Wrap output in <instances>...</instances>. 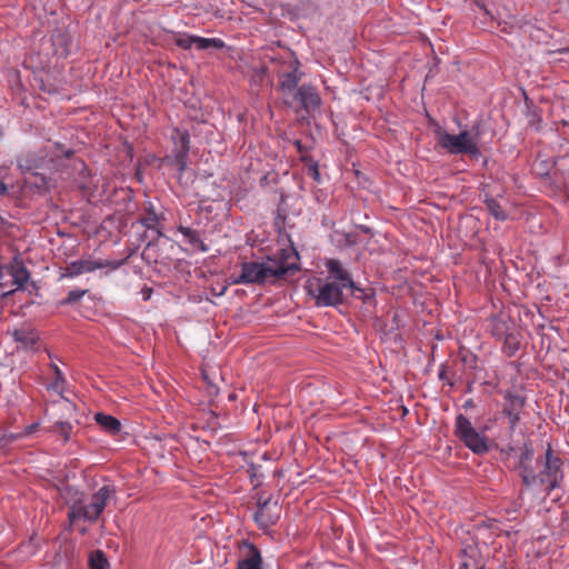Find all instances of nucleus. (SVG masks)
Instances as JSON below:
<instances>
[{
    "label": "nucleus",
    "instance_id": "2f4dec72",
    "mask_svg": "<svg viewBox=\"0 0 569 569\" xmlns=\"http://www.w3.org/2000/svg\"><path fill=\"white\" fill-rule=\"evenodd\" d=\"M59 406L64 412H68V413H71L76 408L74 405L67 399H63L62 401H60Z\"/></svg>",
    "mask_w": 569,
    "mask_h": 569
},
{
    "label": "nucleus",
    "instance_id": "423d86ee",
    "mask_svg": "<svg viewBox=\"0 0 569 569\" xmlns=\"http://www.w3.org/2000/svg\"><path fill=\"white\" fill-rule=\"evenodd\" d=\"M113 486L104 485L99 488L90 498L89 502L73 501L68 510V519L71 523L77 520L94 522L103 512L110 499L114 498Z\"/></svg>",
    "mask_w": 569,
    "mask_h": 569
},
{
    "label": "nucleus",
    "instance_id": "dca6fc26",
    "mask_svg": "<svg viewBox=\"0 0 569 569\" xmlns=\"http://www.w3.org/2000/svg\"><path fill=\"white\" fill-rule=\"evenodd\" d=\"M177 230L181 233L183 242L190 244L193 249L200 252L209 251V247L203 242L198 230L184 226H179Z\"/></svg>",
    "mask_w": 569,
    "mask_h": 569
},
{
    "label": "nucleus",
    "instance_id": "412c9836",
    "mask_svg": "<svg viewBox=\"0 0 569 569\" xmlns=\"http://www.w3.org/2000/svg\"><path fill=\"white\" fill-rule=\"evenodd\" d=\"M13 337L24 349H33L38 341V336L33 330L19 329L14 331Z\"/></svg>",
    "mask_w": 569,
    "mask_h": 569
},
{
    "label": "nucleus",
    "instance_id": "72a5a7b5",
    "mask_svg": "<svg viewBox=\"0 0 569 569\" xmlns=\"http://www.w3.org/2000/svg\"><path fill=\"white\" fill-rule=\"evenodd\" d=\"M38 427H39L38 422L27 426L23 430V435L29 436V435L33 433L38 429Z\"/></svg>",
    "mask_w": 569,
    "mask_h": 569
},
{
    "label": "nucleus",
    "instance_id": "4c0bfd02",
    "mask_svg": "<svg viewBox=\"0 0 569 569\" xmlns=\"http://www.w3.org/2000/svg\"><path fill=\"white\" fill-rule=\"evenodd\" d=\"M503 451L511 452V451H513V448L509 447L508 449H505Z\"/></svg>",
    "mask_w": 569,
    "mask_h": 569
},
{
    "label": "nucleus",
    "instance_id": "1a4fd4ad",
    "mask_svg": "<svg viewBox=\"0 0 569 569\" xmlns=\"http://www.w3.org/2000/svg\"><path fill=\"white\" fill-rule=\"evenodd\" d=\"M121 266L120 261L116 260H97L91 257L71 261L64 268L62 277L74 278L83 273L93 272L98 269L110 268L116 270Z\"/></svg>",
    "mask_w": 569,
    "mask_h": 569
},
{
    "label": "nucleus",
    "instance_id": "2eb2a0df",
    "mask_svg": "<svg viewBox=\"0 0 569 569\" xmlns=\"http://www.w3.org/2000/svg\"><path fill=\"white\" fill-rule=\"evenodd\" d=\"M242 549L246 555L238 561L237 569H261L262 557L259 549L247 540L242 542Z\"/></svg>",
    "mask_w": 569,
    "mask_h": 569
},
{
    "label": "nucleus",
    "instance_id": "f8f14e48",
    "mask_svg": "<svg viewBox=\"0 0 569 569\" xmlns=\"http://www.w3.org/2000/svg\"><path fill=\"white\" fill-rule=\"evenodd\" d=\"M174 43L184 50L194 47L200 51L217 49L221 50L226 47V43L220 38H203L200 36L189 33H174Z\"/></svg>",
    "mask_w": 569,
    "mask_h": 569
},
{
    "label": "nucleus",
    "instance_id": "6e6552de",
    "mask_svg": "<svg viewBox=\"0 0 569 569\" xmlns=\"http://www.w3.org/2000/svg\"><path fill=\"white\" fill-rule=\"evenodd\" d=\"M455 435L475 455L482 456L489 451L485 431H478L462 413L456 417Z\"/></svg>",
    "mask_w": 569,
    "mask_h": 569
},
{
    "label": "nucleus",
    "instance_id": "5701e85b",
    "mask_svg": "<svg viewBox=\"0 0 569 569\" xmlns=\"http://www.w3.org/2000/svg\"><path fill=\"white\" fill-rule=\"evenodd\" d=\"M51 369L54 373V380L48 386V389L62 395L66 390L64 375L56 363H51Z\"/></svg>",
    "mask_w": 569,
    "mask_h": 569
},
{
    "label": "nucleus",
    "instance_id": "c85d7f7f",
    "mask_svg": "<svg viewBox=\"0 0 569 569\" xmlns=\"http://www.w3.org/2000/svg\"><path fill=\"white\" fill-rule=\"evenodd\" d=\"M521 411L503 410V415L509 419V427L515 430L518 422L520 421Z\"/></svg>",
    "mask_w": 569,
    "mask_h": 569
},
{
    "label": "nucleus",
    "instance_id": "9d476101",
    "mask_svg": "<svg viewBox=\"0 0 569 569\" xmlns=\"http://www.w3.org/2000/svg\"><path fill=\"white\" fill-rule=\"evenodd\" d=\"M6 277L10 278L11 286H14V288H11L8 292L3 293V296L11 295L16 290L22 289L30 279V272L21 261L14 260L0 267V284L3 287H8L9 284V280L4 279Z\"/></svg>",
    "mask_w": 569,
    "mask_h": 569
},
{
    "label": "nucleus",
    "instance_id": "f257e3e1",
    "mask_svg": "<svg viewBox=\"0 0 569 569\" xmlns=\"http://www.w3.org/2000/svg\"><path fill=\"white\" fill-rule=\"evenodd\" d=\"M328 274L326 277H313L306 282L308 295L315 300L319 308L337 307L345 301V290H349L357 299L365 302L371 298L363 289L359 288L341 262L329 259L326 262Z\"/></svg>",
    "mask_w": 569,
    "mask_h": 569
},
{
    "label": "nucleus",
    "instance_id": "a878e982",
    "mask_svg": "<svg viewBox=\"0 0 569 569\" xmlns=\"http://www.w3.org/2000/svg\"><path fill=\"white\" fill-rule=\"evenodd\" d=\"M486 207L495 219L499 221H505L508 218L506 211L502 209V207L498 203L497 200L487 199Z\"/></svg>",
    "mask_w": 569,
    "mask_h": 569
},
{
    "label": "nucleus",
    "instance_id": "9b49d317",
    "mask_svg": "<svg viewBox=\"0 0 569 569\" xmlns=\"http://www.w3.org/2000/svg\"><path fill=\"white\" fill-rule=\"evenodd\" d=\"M254 521L260 529H268L280 519V506L272 497L260 496L257 501V510L253 515Z\"/></svg>",
    "mask_w": 569,
    "mask_h": 569
},
{
    "label": "nucleus",
    "instance_id": "aec40b11",
    "mask_svg": "<svg viewBox=\"0 0 569 569\" xmlns=\"http://www.w3.org/2000/svg\"><path fill=\"white\" fill-rule=\"evenodd\" d=\"M463 561L461 569H485V563L476 547L468 546L462 550Z\"/></svg>",
    "mask_w": 569,
    "mask_h": 569
},
{
    "label": "nucleus",
    "instance_id": "20e7f679",
    "mask_svg": "<svg viewBox=\"0 0 569 569\" xmlns=\"http://www.w3.org/2000/svg\"><path fill=\"white\" fill-rule=\"evenodd\" d=\"M438 143L451 154H467L473 160L482 156L479 146V128L473 126L471 130H462L458 134L449 133L442 129L436 131Z\"/></svg>",
    "mask_w": 569,
    "mask_h": 569
},
{
    "label": "nucleus",
    "instance_id": "c9c22d12",
    "mask_svg": "<svg viewBox=\"0 0 569 569\" xmlns=\"http://www.w3.org/2000/svg\"><path fill=\"white\" fill-rule=\"evenodd\" d=\"M87 531H88V530H87V528H86V527H82V528L80 529V533H81V535H86V533H87Z\"/></svg>",
    "mask_w": 569,
    "mask_h": 569
},
{
    "label": "nucleus",
    "instance_id": "7ed1b4c3",
    "mask_svg": "<svg viewBox=\"0 0 569 569\" xmlns=\"http://www.w3.org/2000/svg\"><path fill=\"white\" fill-rule=\"evenodd\" d=\"M298 270L295 262H284L268 259L262 262H243L241 272L231 277L232 284L262 283L269 278H281Z\"/></svg>",
    "mask_w": 569,
    "mask_h": 569
},
{
    "label": "nucleus",
    "instance_id": "b1692460",
    "mask_svg": "<svg viewBox=\"0 0 569 569\" xmlns=\"http://www.w3.org/2000/svg\"><path fill=\"white\" fill-rule=\"evenodd\" d=\"M50 432L59 433L64 442H68L71 439V435L73 431V425L69 421L57 420L53 426L49 429Z\"/></svg>",
    "mask_w": 569,
    "mask_h": 569
},
{
    "label": "nucleus",
    "instance_id": "7c9ffc66",
    "mask_svg": "<svg viewBox=\"0 0 569 569\" xmlns=\"http://www.w3.org/2000/svg\"><path fill=\"white\" fill-rule=\"evenodd\" d=\"M40 89L44 92H48L50 94H53V93H58L60 88L56 84H46L44 81L42 80V84L40 87Z\"/></svg>",
    "mask_w": 569,
    "mask_h": 569
},
{
    "label": "nucleus",
    "instance_id": "6ab92c4d",
    "mask_svg": "<svg viewBox=\"0 0 569 569\" xmlns=\"http://www.w3.org/2000/svg\"><path fill=\"white\" fill-rule=\"evenodd\" d=\"M140 222L148 230L156 231L158 236H162L161 218L156 213L153 206L150 202L144 207V213L141 216Z\"/></svg>",
    "mask_w": 569,
    "mask_h": 569
},
{
    "label": "nucleus",
    "instance_id": "f3484780",
    "mask_svg": "<svg viewBox=\"0 0 569 569\" xmlns=\"http://www.w3.org/2000/svg\"><path fill=\"white\" fill-rule=\"evenodd\" d=\"M489 328L491 335L501 340L513 331V323L508 318L495 316L490 319Z\"/></svg>",
    "mask_w": 569,
    "mask_h": 569
},
{
    "label": "nucleus",
    "instance_id": "0eeeda50",
    "mask_svg": "<svg viewBox=\"0 0 569 569\" xmlns=\"http://www.w3.org/2000/svg\"><path fill=\"white\" fill-rule=\"evenodd\" d=\"M270 64L279 78V89L283 94L297 89L301 79L300 62L292 51L271 58Z\"/></svg>",
    "mask_w": 569,
    "mask_h": 569
},
{
    "label": "nucleus",
    "instance_id": "58836bf2",
    "mask_svg": "<svg viewBox=\"0 0 569 569\" xmlns=\"http://www.w3.org/2000/svg\"><path fill=\"white\" fill-rule=\"evenodd\" d=\"M71 153H72V151H71V150H68V151L66 152V156H67V157H69Z\"/></svg>",
    "mask_w": 569,
    "mask_h": 569
},
{
    "label": "nucleus",
    "instance_id": "e433bc0d",
    "mask_svg": "<svg viewBox=\"0 0 569 569\" xmlns=\"http://www.w3.org/2000/svg\"><path fill=\"white\" fill-rule=\"evenodd\" d=\"M439 378H440V379H443V378H445V372H443V371H440V372H439Z\"/></svg>",
    "mask_w": 569,
    "mask_h": 569
},
{
    "label": "nucleus",
    "instance_id": "ddd939ff",
    "mask_svg": "<svg viewBox=\"0 0 569 569\" xmlns=\"http://www.w3.org/2000/svg\"><path fill=\"white\" fill-rule=\"evenodd\" d=\"M286 104L293 107L298 103L307 113L316 111L320 108L322 100L316 87L312 84H302L293 93L292 100H284Z\"/></svg>",
    "mask_w": 569,
    "mask_h": 569
},
{
    "label": "nucleus",
    "instance_id": "a211bd4d",
    "mask_svg": "<svg viewBox=\"0 0 569 569\" xmlns=\"http://www.w3.org/2000/svg\"><path fill=\"white\" fill-rule=\"evenodd\" d=\"M94 421L99 427L111 436H117L121 432L122 425L119 419L111 415L103 412H97L93 417Z\"/></svg>",
    "mask_w": 569,
    "mask_h": 569
},
{
    "label": "nucleus",
    "instance_id": "bb28decb",
    "mask_svg": "<svg viewBox=\"0 0 569 569\" xmlns=\"http://www.w3.org/2000/svg\"><path fill=\"white\" fill-rule=\"evenodd\" d=\"M501 340L503 341V351L508 356H513L520 348L519 339L513 331Z\"/></svg>",
    "mask_w": 569,
    "mask_h": 569
},
{
    "label": "nucleus",
    "instance_id": "f03ea898",
    "mask_svg": "<svg viewBox=\"0 0 569 569\" xmlns=\"http://www.w3.org/2000/svg\"><path fill=\"white\" fill-rule=\"evenodd\" d=\"M518 469L519 477L527 488L546 485L548 493L559 488L563 479L562 461L555 455L550 443H548L545 455L535 460L531 443L523 442L520 448Z\"/></svg>",
    "mask_w": 569,
    "mask_h": 569
},
{
    "label": "nucleus",
    "instance_id": "39448f33",
    "mask_svg": "<svg viewBox=\"0 0 569 569\" xmlns=\"http://www.w3.org/2000/svg\"><path fill=\"white\" fill-rule=\"evenodd\" d=\"M18 167L26 177V183L38 191L44 193L50 189V178L41 169H54V161L52 158H47L42 152L27 153L18 159Z\"/></svg>",
    "mask_w": 569,
    "mask_h": 569
},
{
    "label": "nucleus",
    "instance_id": "4be33fe9",
    "mask_svg": "<svg viewBox=\"0 0 569 569\" xmlns=\"http://www.w3.org/2000/svg\"><path fill=\"white\" fill-rule=\"evenodd\" d=\"M503 398L507 401L503 410L521 411L526 405V398L512 391H507Z\"/></svg>",
    "mask_w": 569,
    "mask_h": 569
},
{
    "label": "nucleus",
    "instance_id": "4468645a",
    "mask_svg": "<svg viewBox=\"0 0 569 569\" xmlns=\"http://www.w3.org/2000/svg\"><path fill=\"white\" fill-rule=\"evenodd\" d=\"M173 159L172 164L181 174L188 164V153L190 150V134L187 130L176 128L172 132Z\"/></svg>",
    "mask_w": 569,
    "mask_h": 569
},
{
    "label": "nucleus",
    "instance_id": "473e14b6",
    "mask_svg": "<svg viewBox=\"0 0 569 569\" xmlns=\"http://www.w3.org/2000/svg\"><path fill=\"white\" fill-rule=\"evenodd\" d=\"M152 292H153L152 288L144 286V287L141 289V291H140V295H141L142 300H143V301H148V300H150V298H151V296H152Z\"/></svg>",
    "mask_w": 569,
    "mask_h": 569
},
{
    "label": "nucleus",
    "instance_id": "cd10ccee",
    "mask_svg": "<svg viewBox=\"0 0 569 569\" xmlns=\"http://www.w3.org/2000/svg\"><path fill=\"white\" fill-rule=\"evenodd\" d=\"M86 293H87V290H81V289L70 290L68 292V296L60 301V305H62V306L73 305V303L78 302L79 300H81V298Z\"/></svg>",
    "mask_w": 569,
    "mask_h": 569
},
{
    "label": "nucleus",
    "instance_id": "c756f323",
    "mask_svg": "<svg viewBox=\"0 0 569 569\" xmlns=\"http://www.w3.org/2000/svg\"><path fill=\"white\" fill-rule=\"evenodd\" d=\"M308 172L315 181H320V172L317 162H311L308 167Z\"/></svg>",
    "mask_w": 569,
    "mask_h": 569
},
{
    "label": "nucleus",
    "instance_id": "393cba45",
    "mask_svg": "<svg viewBox=\"0 0 569 569\" xmlns=\"http://www.w3.org/2000/svg\"><path fill=\"white\" fill-rule=\"evenodd\" d=\"M90 569H108L109 562L101 550H96L89 557Z\"/></svg>",
    "mask_w": 569,
    "mask_h": 569
},
{
    "label": "nucleus",
    "instance_id": "f704fd0d",
    "mask_svg": "<svg viewBox=\"0 0 569 569\" xmlns=\"http://www.w3.org/2000/svg\"><path fill=\"white\" fill-rule=\"evenodd\" d=\"M8 191V187L4 182L0 181V197L4 196Z\"/></svg>",
    "mask_w": 569,
    "mask_h": 569
}]
</instances>
